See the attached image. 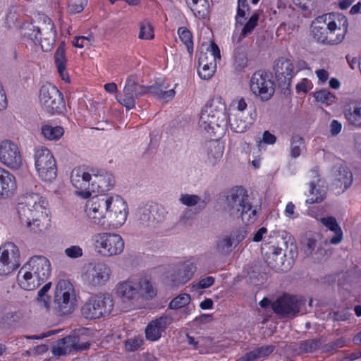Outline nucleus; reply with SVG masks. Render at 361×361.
Returning a JSON list of instances; mask_svg holds the SVG:
<instances>
[{
  "mask_svg": "<svg viewBox=\"0 0 361 361\" xmlns=\"http://www.w3.org/2000/svg\"><path fill=\"white\" fill-rule=\"evenodd\" d=\"M51 274V264L47 258L32 257L18 274L19 286L24 290H32L45 282Z\"/></svg>",
  "mask_w": 361,
  "mask_h": 361,
  "instance_id": "4",
  "label": "nucleus"
},
{
  "mask_svg": "<svg viewBox=\"0 0 361 361\" xmlns=\"http://www.w3.org/2000/svg\"><path fill=\"white\" fill-rule=\"evenodd\" d=\"M247 56L245 47L239 46L234 50L233 67L237 73L241 72L247 65Z\"/></svg>",
  "mask_w": 361,
  "mask_h": 361,
  "instance_id": "39",
  "label": "nucleus"
},
{
  "mask_svg": "<svg viewBox=\"0 0 361 361\" xmlns=\"http://www.w3.org/2000/svg\"><path fill=\"white\" fill-rule=\"evenodd\" d=\"M16 211L20 223L25 224L27 227L31 226L32 222L35 224L36 222L40 221V218L44 217L43 213H35L34 209L20 202L17 204Z\"/></svg>",
  "mask_w": 361,
  "mask_h": 361,
  "instance_id": "31",
  "label": "nucleus"
},
{
  "mask_svg": "<svg viewBox=\"0 0 361 361\" xmlns=\"http://www.w3.org/2000/svg\"><path fill=\"white\" fill-rule=\"evenodd\" d=\"M249 85L251 92L262 101L270 99L275 92V85L271 74L262 70L252 74Z\"/></svg>",
  "mask_w": 361,
  "mask_h": 361,
  "instance_id": "11",
  "label": "nucleus"
},
{
  "mask_svg": "<svg viewBox=\"0 0 361 361\" xmlns=\"http://www.w3.org/2000/svg\"><path fill=\"white\" fill-rule=\"evenodd\" d=\"M178 34L181 42L186 46L190 54L193 51V42L191 32L185 27H181L178 30Z\"/></svg>",
  "mask_w": 361,
  "mask_h": 361,
  "instance_id": "48",
  "label": "nucleus"
},
{
  "mask_svg": "<svg viewBox=\"0 0 361 361\" xmlns=\"http://www.w3.org/2000/svg\"><path fill=\"white\" fill-rule=\"evenodd\" d=\"M274 71L279 87L282 90H288L295 74L292 61L281 57L274 61Z\"/></svg>",
  "mask_w": 361,
  "mask_h": 361,
  "instance_id": "18",
  "label": "nucleus"
},
{
  "mask_svg": "<svg viewBox=\"0 0 361 361\" xmlns=\"http://www.w3.org/2000/svg\"><path fill=\"white\" fill-rule=\"evenodd\" d=\"M116 293L123 302L133 303L140 298H152L157 295V288L147 277L130 278L117 285Z\"/></svg>",
  "mask_w": 361,
  "mask_h": 361,
  "instance_id": "6",
  "label": "nucleus"
},
{
  "mask_svg": "<svg viewBox=\"0 0 361 361\" xmlns=\"http://www.w3.org/2000/svg\"><path fill=\"white\" fill-rule=\"evenodd\" d=\"M71 181L77 189L76 195L87 199L91 195L92 174L81 168L74 169L71 174Z\"/></svg>",
  "mask_w": 361,
  "mask_h": 361,
  "instance_id": "21",
  "label": "nucleus"
},
{
  "mask_svg": "<svg viewBox=\"0 0 361 361\" xmlns=\"http://www.w3.org/2000/svg\"><path fill=\"white\" fill-rule=\"evenodd\" d=\"M322 343V338L305 340L300 343L299 350L301 353H312L318 350Z\"/></svg>",
  "mask_w": 361,
  "mask_h": 361,
  "instance_id": "42",
  "label": "nucleus"
},
{
  "mask_svg": "<svg viewBox=\"0 0 361 361\" xmlns=\"http://www.w3.org/2000/svg\"><path fill=\"white\" fill-rule=\"evenodd\" d=\"M274 350L275 346L273 345H264L250 351V355L253 360H255L268 357Z\"/></svg>",
  "mask_w": 361,
  "mask_h": 361,
  "instance_id": "47",
  "label": "nucleus"
},
{
  "mask_svg": "<svg viewBox=\"0 0 361 361\" xmlns=\"http://www.w3.org/2000/svg\"><path fill=\"white\" fill-rule=\"evenodd\" d=\"M196 270L195 265L189 262H185L178 264L171 274L173 282L176 283H185L193 276Z\"/></svg>",
  "mask_w": 361,
  "mask_h": 361,
  "instance_id": "27",
  "label": "nucleus"
},
{
  "mask_svg": "<svg viewBox=\"0 0 361 361\" xmlns=\"http://www.w3.org/2000/svg\"><path fill=\"white\" fill-rule=\"evenodd\" d=\"M114 178L110 173H92L91 192H104L109 190L114 185Z\"/></svg>",
  "mask_w": 361,
  "mask_h": 361,
  "instance_id": "26",
  "label": "nucleus"
},
{
  "mask_svg": "<svg viewBox=\"0 0 361 361\" xmlns=\"http://www.w3.org/2000/svg\"><path fill=\"white\" fill-rule=\"evenodd\" d=\"M39 28L32 23L24 24L21 27V35L25 39L30 40L35 44H37Z\"/></svg>",
  "mask_w": 361,
  "mask_h": 361,
  "instance_id": "40",
  "label": "nucleus"
},
{
  "mask_svg": "<svg viewBox=\"0 0 361 361\" xmlns=\"http://www.w3.org/2000/svg\"><path fill=\"white\" fill-rule=\"evenodd\" d=\"M262 250H267L264 253L265 262L276 271L286 272L289 270L298 255L296 245L292 241L283 242L282 247L265 245Z\"/></svg>",
  "mask_w": 361,
  "mask_h": 361,
  "instance_id": "5",
  "label": "nucleus"
},
{
  "mask_svg": "<svg viewBox=\"0 0 361 361\" xmlns=\"http://www.w3.org/2000/svg\"><path fill=\"white\" fill-rule=\"evenodd\" d=\"M321 222L330 231L335 233V235L331 237L329 240V243L334 245L338 244L342 240V231L338 226L336 219L332 216L322 218Z\"/></svg>",
  "mask_w": 361,
  "mask_h": 361,
  "instance_id": "38",
  "label": "nucleus"
},
{
  "mask_svg": "<svg viewBox=\"0 0 361 361\" xmlns=\"http://www.w3.org/2000/svg\"><path fill=\"white\" fill-rule=\"evenodd\" d=\"M95 247L98 252L105 257L120 255L124 249L122 237L116 233H100L94 236Z\"/></svg>",
  "mask_w": 361,
  "mask_h": 361,
  "instance_id": "10",
  "label": "nucleus"
},
{
  "mask_svg": "<svg viewBox=\"0 0 361 361\" xmlns=\"http://www.w3.org/2000/svg\"><path fill=\"white\" fill-rule=\"evenodd\" d=\"M20 202L34 209L35 212L37 214H44L47 204L37 192L26 193L21 197Z\"/></svg>",
  "mask_w": 361,
  "mask_h": 361,
  "instance_id": "36",
  "label": "nucleus"
},
{
  "mask_svg": "<svg viewBox=\"0 0 361 361\" xmlns=\"http://www.w3.org/2000/svg\"><path fill=\"white\" fill-rule=\"evenodd\" d=\"M139 37L142 39H152L154 38L153 28L149 22L140 23Z\"/></svg>",
  "mask_w": 361,
  "mask_h": 361,
  "instance_id": "53",
  "label": "nucleus"
},
{
  "mask_svg": "<svg viewBox=\"0 0 361 361\" xmlns=\"http://www.w3.org/2000/svg\"><path fill=\"white\" fill-rule=\"evenodd\" d=\"M317 23H313L312 32L313 37L319 42L329 44H339L336 42V37L331 30H329L328 24L324 22L322 25H317Z\"/></svg>",
  "mask_w": 361,
  "mask_h": 361,
  "instance_id": "29",
  "label": "nucleus"
},
{
  "mask_svg": "<svg viewBox=\"0 0 361 361\" xmlns=\"http://www.w3.org/2000/svg\"><path fill=\"white\" fill-rule=\"evenodd\" d=\"M226 105L221 97H213L204 107L199 120V126L214 137L220 138L225 133L228 116Z\"/></svg>",
  "mask_w": 361,
  "mask_h": 361,
  "instance_id": "2",
  "label": "nucleus"
},
{
  "mask_svg": "<svg viewBox=\"0 0 361 361\" xmlns=\"http://www.w3.org/2000/svg\"><path fill=\"white\" fill-rule=\"evenodd\" d=\"M0 161L11 169H19L22 157L17 145L10 140L2 141L0 143Z\"/></svg>",
  "mask_w": 361,
  "mask_h": 361,
  "instance_id": "20",
  "label": "nucleus"
},
{
  "mask_svg": "<svg viewBox=\"0 0 361 361\" xmlns=\"http://www.w3.org/2000/svg\"><path fill=\"white\" fill-rule=\"evenodd\" d=\"M304 300L297 296L284 294L272 304L274 312L284 318H294L300 312Z\"/></svg>",
  "mask_w": 361,
  "mask_h": 361,
  "instance_id": "14",
  "label": "nucleus"
},
{
  "mask_svg": "<svg viewBox=\"0 0 361 361\" xmlns=\"http://www.w3.org/2000/svg\"><path fill=\"white\" fill-rule=\"evenodd\" d=\"M20 251L13 243H7L0 247V276H7L20 265Z\"/></svg>",
  "mask_w": 361,
  "mask_h": 361,
  "instance_id": "15",
  "label": "nucleus"
},
{
  "mask_svg": "<svg viewBox=\"0 0 361 361\" xmlns=\"http://www.w3.org/2000/svg\"><path fill=\"white\" fill-rule=\"evenodd\" d=\"M329 246L327 240L319 241V245L314 252L312 259L318 262L326 260L331 253L328 248Z\"/></svg>",
  "mask_w": 361,
  "mask_h": 361,
  "instance_id": "44",
  "label": "nucleus"
},
{
  "mask_svg": "<svg viewBox=\"0 0 361 361\" xmlns=\"http://www.w3.org/2000/svg\"><path fill=\"white\" fill-rule=\"evenodd\" d=\"M319 245V242H318L316 239L310 238H307L305 247V252L306 255L312 257Z\"/></svg>",
  "mask_w": 361,
  "mask_h": 361,
  "instance_id": "57",
  "label": "nucleus"
},
{
  "mask_svg": "<svg viewBox=\"0 0 361 361\" xmlns=\"http://www.w3.org/2000/svg\"><path fill=\"white\" fill-rule=\"evenodd\" d=\"M224 211L231 217L241 218L246 224H253L258 218L257 207L253 206L247 190L236 186L225 196Z\"/></svg>",
  "mask_w": 361,
  "mask_h": 361,
  "instance_id": "3",
  "label": "nucleus"
},
{
  "mask_svg": "<svg viewBox=\"0 0 361 361\" xmlns=\"http://www.w3.org/2000/svg\"><path fill=\"white\" fill-rule=\"evenodd\" d=\"M5 24L8 29L20 27L21 25L20 14L16 10L10 9L6 16Z\"/></svg>",
  "mask_w": 361,
  "mask_h": 361,
  "instance_id": "45",
  "label": "nucleus"
},
{
  "mask_svg": "<svg viewBox=\"0 0 361 361\" xmlns=\"http://www.w3.org/2000/svg\"><path fill=\"white\" fill-rule=\"evenodd\" d=\"M257 116L255 111L250 114L249 117L243 119V113H237L233 114L231 118H229V123L231 128L235 133H241L245 131L254 122Z\"/></svg>",
  "mask_w": 361,
  "mask_h": 361,
  "instance_id": "32",
  "label": "nucleus"
},
{
  "mask_svg": "<svg viewBox=\"0 0 361 361\" xmlns=\"http://www.w3.org/2000/svg\"><path fill=\"white\" fill-rule=\"evenodd\" d=\"M342 128V125L336 120H333L330 124V133L332 135H338Z\"/></svg>",
  "mask_w": 361,
  "mask_h": 361,
  "instance_id": "63",
  "label": "nucleus"
},
{
  "mask_svg": "<svg viewBox=\"0 0 361 361\" xmlns=\"http://www.w3.org/2000/svg\"><path fill=\"white\" fill-rule=\"evenodd\" d=\"M39 28L37 44H40L44 51H50L55 42L56 31L54 24L48 17H44Z\"/></svg>",
  "mask_w": 361,
  "mask_h": 361,
  "instance_id": "24",
  "label": "nucleus"
},
{
  "mask_svg": "<svg viewBox=\"0 0 361 361\" xmlns=\"http://www.w3.org/2000/svg\"><path fill=\"white\" fill-rule=\"evenodd\" d=\"M259 18V14L257 12L254 13L248 21L245 24L243 28L242 29L240 35L243 37H245L248 35H250L253 30L257 27L258 24V20Z\"/></svg>",
  "mask_w": 361,
  "mask_h": 361,
  "instance_id": "51",
  "label": "nucleus"
},
{
  "mask_svg": "<svg viewBox=\"0 0 361 361\" xmlns=\"http://www.w3.org/2000/svg\"><path fill=\"white\" fill-rule=\"evenodd\" d=\"M221 59L220 50L218 46L212 42L207 49V52H201L198 59L199 76L203 80H209L216 70V60Z\"/></svg>",
  "mask_w": 361,
  "mask_h": 361,
  "instance_id": "16",
  "label": "nucleus"
},
{
  "mask_svg": "<svg viewBox=\"0 0 361 361\" xmlns=\"http://www.w3.org/2000/svg\"><path fill=\"white\" fill-rule=\"evenodd\" d=\"M344 115L350 125L361 128V102L352 101L348 104L345 107Z\"/></svg>",
  "mask_w": 361,
  "mask_h": 361,
  "instance_id": "33",
  "label": "nucleus"
},
{
  "mask_svg": "<svg viewBox=\"0 0 361 361\" xmlns=\"http://www.w3.org/2000/svg\"><path fill=\"white\" fill-rule=\"evenodd\" d=\"M234 243L229 234L224 235L218 238L215 244V251L223 256L229 255L233 249Z\"/></svg>",
  "mask_w": 361,
  "mask_h": 361,
  "instance_id": "37",
  "label": "nucleus"
},
{
  "mask_svg": "<svg viewBox=\"0 0 361 361\" xmlns=\"http://www.w3.org/2000/svg\"><path fill=\"white\" fill-rule=\"evenodd\" d=\"M209 3L207 0H203L197 6L192 8V12L194 15L199 18L204 19L207 18L209 13Z\"/></svg>",
  "mask_w": 361,
  "mask_h": 361,
  "instance_id": "54",
  "label": "nucleus"
},
{
  "mask_svg": "<svg viewBox=\"0 0 361 361\" xmlns=\"http://www.w3.org/2000/svg\"><path fill=\"white\" fill-rule=\"evenodd\" d=\"M66 255L70 258H78L82 256V249L78 245H72L65 249Z\"/></svg>",
  "mask_w": 361,
  "mask_h": 361,
  "instance_id": "58",
  "label": "nucleus"
},
{
  "mask_svg": "<svg viewBox=\"0 0 361 361\" xmlns=\"http://www.w3.org/2000/svg\"><path fill=\"white\" fill-rule=\"evenodd\" d=\"M191 300L190 295L188 293H182L173 298L169 305V308L176 310L188 305Z\"/></svg>",
  "mask_w": 361,
  "mask_h": 361,
  "instance_id": "49",
  "label": "nucleus"
},
{
  "mask_svg": "<svg viewBox=\"0 0 361 361\" xmlns=\"http://www.w3.org/2000/svg\"><path fill=\"white\" fill-rule=\"evenodd\" d=\"M90 346L88 341H82L78 334L74 332L68 336L57 341V348L53 353L55 355L61 356L71 353L72 351H82Z\"/></svg>",
  "mask_w": 361,
  "mask_h": 361,
  "instance_id": "19",
  "label": "nucleus"
},
{
  "mask_svg": "<svg viewBox=\"0 0 361 361\" xmlns=\"http://www.w3.org/2000/svg\"><path fill=\"white\" fill-rule=\"evenodd\" d=\"M223 155V147L219 143L211 142L207 148L208 161L212 165L219 161Z\"/></svg>",
  "mask_w": 361,
  "mask_h": 361,
  "instance_id": "41",
  "label": "nucleus"
},
{
  "mask_svg": "<svg viewBox=\"0 0 361 361\" xmlns=\"http://www.w3.org/2000/svg\"><path fill=\"white\" fill-rule=\"evenodd\" d=\"M17 188L15 176L8 171L0 167V198L8 197Z\"/></svg>",
  "mask_w": 361,
  "mask_h": 361,
  "instance_id": "30",
  "label": "nucleus"
},
{
  "mask_svg": "<svg viewBox=\"0 0 361 361\" xmlns=\"http://www.w3.org/2000/svg\"><path fill=\"white\" fill-rule=\"evenodd\" d=\"M51 286V283L49 282L46 283L39 291H38V302L41 306L44 307L46 310H49L50 309V298L49 295H47V293L50 289Z\"/></svg>",
  "mask_w": 361,
  "mask_h": 361,
  "instance_id": "50",
  "label": "nucleus"
},
{
  "mask_svg": "<svg viewBox=\"0 0 361 361\" xmlns=\"http://www.w3.org/2000/svg\"><path fill=\"white\" fill-rule=\"evenodd\" d=\"M325 21L328 20L329 30L334 32L336 41L341 42L347 32L348 22L347 18L338 13H329L324 16Z\"/></svg>",
  "mask_w": 361,
  "mask_h": 361,
  "instance_id": "23",
  "label": "nucleus"
},
{
  "mask_svg": "<svg viewBox=\"0 0 361 361\" xmlns=\"http://www.w3.org/2000/svg\"><path fill=\"white\" fill-rule=\"evenodd\" d=\"M172 322V317L168 314H164L151 321L145 329L146 338L152 341L158 340L161 336V333Z\"/></svg>",
  "mask_w": 361,
  "mask_h": 361,
  "instance_id": "25",
  "label": "nucleus"
},
{
  "mask_svg": "<svg viewBox=\"0 0 361 361\" xmlns=\"http://www.w3.org/2000/svg\"><path fill=\"white\" fill-rule=\"evenodd\" d=\"M42 134L49 140H58L63 135V128L60 126L45 125L42 127Z\"/></svg>",
  "mask_w": 361,
  "mask_h": 361,
  "instance_id": "43",
  "label": "nucleus"
},
{
  "mask_svg": "<svg viewBox=\"0 0 361 361\" xmlns=\"http://www.w3.org/2000/svg\"><path fill=\"white\" fill-rule=\"evenodd\" d=\"M142 342L140 339H129L126 342V348L128 351H135L141 345Z\"/></svg>",
  "mask_w": 361,
  "mask_h": 361,
  "instance_id": "62",
  "label": "nucleus"
},
{
  "mask_svg": "<svg viewBox=\"0 0 361 361\" xmlns=\"http://www.w3.org/2000/svg\"><path fill=\"white\" fill-rule=\"evenodd\" d=\"M214 278L212 276H207L197 283V287L199 289H204L210 287L214 283Z\"/></svg>",
  "mask_w": 361,
  "mask_h": 361,
  "instance_id": "61",
  "label": "nucleus"
},
{
  "mask_svg": "<svg viewBox=\"0 0 361 361\" xmlns=\"http://www.w3.org/2000/svg\"><path fill=\"white\" fill-rule=\"evenodd\" d=\"M276 141V137L271 134L269 131L266 130L264 132L262 135V140L258 141V147H260L262 143L267 145H274Z\"/></svg>",
  "mask_w": 361,
  "mask_h": 361,
  "instance_id": "59",
  "label": "nucleus"
},
{
  "mask_svg": "<svg viewBox=\"0 0 361 361\" xmlns=\"http://www.w3.org/2000/svg\"><path fill=\"white\" fill-rule=\"evenodd\" d=\"M76 303V294L73 284L67 280H60L56 286L50 309L57 316L68 315L75 310Z\"/></svg>",
  "mask_w": 361,
  "mask_h": 361,
  "instance_id": "7",
  "label": "nucleus"
},
{
  "mask_svg": "<svg viewBox=\"0 0 361 361\" xmlns=\"http://www.w3.org/2000/svg\"><path fill=\"white\" fill-rule=\"evenodd\" d=\"M145 94H147V88L139 84L137 75H130L126 79L123 94L118 97L117 100L126 109H132L135 106V100Z\"/></svg>",
  "mask_w": 361,
  "mask_h": 361,
  "instance_id": "13",
  "label": "nucleus"
},
{
  "mask_svg": "<svg viewBox=\"0 0 361 361\" xmlns=\"http://www.w3.org/2000/svg\"><path fill=\"white\" fill-rule=\"evenodd\" d=\"M66 44L61 42L54 54V63L58 72L62 80L70 82L68 73L66 72L67 59L66 57Z\"/></svg>",
  "mask_w": 361,
  "mask_h": 361,
  "instance_id": "35",
  "label": "nucleus"
},
{
  "mask_svg": "<svg viewBox=\"0 0 361 361\" xmlns=\"http://www.w3.org/2000/svg\"><path fill=\"white\" fill-rule=\"evenodd\" d=\"M314 97L317 102L325 104L328 106L335 103L336 100V96L326 89L315 92Z\"/></svg>",
  "mask_w": 361,
  "mask_h": 361,
  "instance_id": "46",
  "label": "nucleus"
},
{
  "mask_svg": "<svg viewBox=\"0 0 361 361\" xmlns=\"http://www.w3.org/2000/svg\"><path fill=\"white\" fill-rule=\"evenodd\" d=\"M232 104L233 106L236 105V109L240 111L239 113H242L247 107V103L243 97L233 100Z\"/></svg>",
  "mask_w": 361,
  "mask_h": 361,
  "instance_id": "64",
  "label": "nucleus"
},
{
  "mask_svg": "<svg viewBox=\"0 0 361 361\" xmlns=\"http://www.w3.org/2000/svg\"><path fill=\"white\" fill-rule=\"evenodd\" d=\"M303 138L298 135H293L291 138L290 155L293 158H297L301 152V147H303Z\"/></svg>",
  "mask_w": 361,
  "mask_h": 361,
  "instance_id": "52",
  "label": "nucleus"
},
{
  "mask_svg": "<svg viewBox=\"0 0 361 361\" xmlns=\"http://www.w3.org/2000/svg\"><path fill=\"white\" fill-rule=\"evenodd\" d=\"M39 98L43 109L50 114H61L66 109L62 93L51 83L41 87Z\"/></svg>",
  "mask_w": 361,
  "mask_h": 361,
  "instance_id": "9",
  "label": "nucleus"
},
{
  "mask_svg": "<svg viewBox=\"0 0 361 361\" xmlns=\"http://www.w3.org/2000/svg\"><path fill=\"white\" fill-rule=\"evenodd\" d=\"M85 212L89 220L106 228H118L126 221L128 206L118 196L111 197L107 194H100L87 201Z\"/></svg>",
  "mask_w": 361,
  "mask_h": 361,
  "instance_id": "1",
  "label": "nucleus"
},
{
  "mask_svg": "<svg viewBox=\"0 0 361 361\" xmlns=\"http://www.w3.org/2000/svg\"><path fill=\"white\" fill-rule=\"evenodd\" d=\"M330 315L333 321H346L350 317V314L346 310L334 312Z\"/></svg>",
  "mask_w": 361,
  "mask_h": 361,
  "instance_id": "60",
  "label": "nucleus"
},
{
  "mask_svg": "<svg viewBox=\"0 0 361 361\" xmlns=\"http://www.w3.org/2000/svg\"><path fill=\"white\" fill-rule=\"evenodd\" d=\"M113 308L114 301L109 295H95L82 306L81 314L87 319H96L109 315Z\"/></svg>",
  "mask_w": 361,
  "mask_h": 361,
  "instance_id": "8",
  "label": "nucleus"
},
{
  "mask_svg": "<svg viewBox=\"0 0 361 361\" xmlns=\"http://www.w3.org/2000/svg\"><path fill=\"white\" fill-rule=\"evenodd\" d=\"M311 174L314 179L310 183V193L315 195V197L307 199L306 202L308 204L319 203L324 199L326 192L319 185L320 178L317 170H312Z\"/></svg>",
  "mask_w": 361,
  "mask_h": 361,
  "instance_id": "34",
  "label": "nucleus"
},
{
  "mask_svg": "<svg viewBox=\"0 0 361 361\" xmlns=\"http://www.w3.org/2000/svg\"><path fill=\"white\" fill-rule=\"evenodd\" d=\"M35 167L40 178L52 181L56 177V165L51 152L44 147L38 148L35 154Z\"/></svg>",
  "mask_w": 361,
  "mask_h": 361,
  "instance_id": "12",
  "label": "nucleus"
},
{
  "mask_svg": "<svg viewBox=\"0 0 361 361\" xmlns=\"http://www.w3.org/2000/svg\"><path fill=\"white\" fill-rule=\"evenodd\" d=\"M164 209L157 204H146L140 206L137 212V219L144 226H155L165 217Z\"/></svg>",
  "mask_w": 361,
  "mask_h": 361,
  "instance_id": "17",
  "label": "nucleus"
},
{
  "mask_svg": "<svg viewBox=\"0 0 361 361\" xmlns=\"http://www.w3.org/2000/svg\"><path fill=\"white\" fill-rule=\"evenodd\" d=\"M179 201L185 206L193 207L201 201V199L197 195L181 194Z\"/></svg>",
  "mask_w": 361,
  "mask_h": 361,
  "instance_id": "56",
  "label": "nucleus"
},
{
  "mask_svg": "<svg viewBox=\"0 0 361 361\" xmlns=\"http://www.w3.org/2000/svg\"><path fill=\"white\" fill-rule=\"evenodd\" d=\"M110 273V269L104 263L90 264L85 273V281L90 286H98L109 280Z\"/></svg>",
  "mask_w": 361,
  "mask_h": 361,
  "instance_id": "22",
  "label": "nucleus"
},
{
  "mask_svg": "<svg viewBox=\"0 0 361 361\" xmlns=\"http://www.w3.org/2000/svg\"><path fill=\"white\" fill-rule=\"evenodd\" d=\"M229 235L234 243V247H236L245 238L247 235V231L245 227H240L232 231Z\"/></svg>",
  "mask_w": 361,
  "mask_h": 361,
  "instance_id": "55",
  "label": "nucleus"
},
{
  "mask_svg": "<svg viewBox=\"0 0 361 361\" xmlns=\"http://www.w3.org/2000/svg\"><path fill=\"white\" fill-rule=\"evenodd\" d=\"M335 184L343 190H347L353 183V173L349 169L342 164H337L333 168Z\"/></svg>",
  "mask_w": 361,
  "mask_h": 361,
  "instance_id": "28",
  "label": "nucleus"
}]
</instances>
